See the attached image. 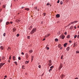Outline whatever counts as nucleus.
<instances>
[{
	"mask_svg": "<svg viewBox=\"0 0 79 79\" xmlns=\"http://www.w3.org/2000/svg\"><path fill=\"white\" fill-rule=\"evenodd\" d=\"M36 32V28H33L32 30L30 32L31 34H34V33L35 32Z\"/></svg>",
	"mask_w": 79,
	"mask_h": 79,
	"instance_id": "f257e3e1",
	"label": "nucleus"
},
{
	"mask_svg": "<svg viewBox=\"0 0 79 79\" xmlns=\"http://www.w3.org/2000/svg\"><path fill=\"white\" fill-rule=\"evenodd\" d=\"M63 66V65L61 63H60V66H59V70H60L61 68H62V67Z\"/></svg>",
	"mask_w": 79,
	"mask_h": 79,
	"instance_id": "f03ea898",
	"label": "nucleus"
},
{
	"mask_svg": "<svg viewBox=\"0 0 79 79\" xmlns=\"http://www.w3.org/2000/svg\"><path fill=\"white\" fill-rule=\"evenodd\" d=\"M5 64V63H1L0 64V68H2V67Z\"/></svg>",
	"mask_w": 79,
	"mask_h": 79,
	"instance_id": "7ed1b4c3",
	"label": "nucleus"
},
{
	"mask_svg": "<svg viewBox=\"0 0 79 79\" xmlns=\"http://www.w3.org/2000/svg\"><path fill=\"white\" fill-rule=\"evenodd\" d=\"M60 37H61L62 39H64V37H65V36L63 35H61L60 36Z\"/></svg>",
	"mask_w": 79,
	"mask_h": 79,
	"instance_id": "20e7f679",
	"label": "nucleus"
},
{
	"mask_svg": "<svg viewBox=\"0 0 79 79\" xmlns=\"http://www.w3.org/2000/svg\"><path fill=\"white\" fill-rule=\"evenodd\" d=\"M60 14H57L56 15V18H60Z\"/></svg>",
	"mask_w": 79,
	"mask_h": 79,
	"instance_id": "39448f33",
	"label": "nucleus"
},
{
	"mask_svg": "<svg viewBox=\"0 0 79 79\" xmlns=\"http://www.w3.org/2000/svg\"><path fill=\"white\" fill-rule=\"evenodd\" d=\"M77 23V21H75L74 22H71V24H74V23Z\"/></svg>",
	"mask_w": 79,
	"mask_h": 79,
	"instance_id": "423d86ee",
	"label": "nucleus"
},
{
	"mask_svg": "<svg viewBox=\"0 0 79 79\" xmlns=\"http://www.w3.org/2000/svg\"><path fill=\"white\" fill-rule=\"evenodd\" d=\"M13 60L15 61V60H16V57H15V56H13Z\"/></svg>",
	"mask_w": 79,
	"mask_h": 79,
	"instance_id": "0eeeda50",
	"label": "nucleus"
},
{
	"mask_svg": "<svg viewBox=\"0 0 79 79\" xmlns=\"http://www.w3.org/2000/svg\"><path fill=\"white\" fill-rule=\"evenodd\" d=\"M8 24H10V22H7L6 23V25H8Z\"/></svg>",
	"mask_w": 79,
	"mask_h": 79,
	"instance_id": "6e6552de",
	"label": "nucleus"
},
{
	"mask_svg": "<svg viewBox=\"0 0 79 79\" xmlns=\"http://www.w3.org/2000/svg\"><path fill=\"white\" fill-rule=\"evenodd\" d=\"M67 44H67V43H65V44L64 45V47H66V46Z\"/></svg>",
	"mask_w": 79,
	"mask_h": 79,
	"instance_id": "1a4fd4ad",
	"label": "nucleus"
},
{
	"mask_svg": "<svg viewBox=\"0 0 79 79\" xmlns=\"http://www.w3.org/2000/svg\"><path fill=\"white\" fill-rule=\"evenodd\" d=\"M13 32H15V31H16V28H13Z\"/></svg>",
	"mask_w": 79,
	"mask_h": 79,
	"instance_id": "9d476101",
	"label": "nucleus"
},
{
	"mask_svg": "<svg viewBox=\"0 0 79 79\" xmlns=\"http://www.w3.org/2000/svg\"><path fill=\"white\" fill-rule=\"evenodd\" d=\"M70 48L69 47H68L67 48L66 50L67 51H69V50Z\"/></svg>",
	"mask_w": 79,
	"mask_h": 79,
	"instance_id": "9b49d317",
	"label": "nucleus"
},
{
	"mask_svg": "<svg viewBox=\"0 0 79 79\" xmlns=\"http://www.w3.org/2000/svg\"><path fill=\"white\" fill-rule=\"evenodd\" d=\"M70 38V35H68L67 37V39H69V38Z\"/></svg>",
	"mask_w": 79,
	"mask_h": 79,
	"instance_id": "f8f14e48",
	"label": "nucleus"
},
{
	"mask_svg": "<svg viewBox=\"0 0 79 79\" xmlns=\"http://www.w3.org/2000/svg\"><path fill=\"white\" fill-rule=\"evenodd\" d=\"M32 50H30L29 51V52L30 53H31L32 52Z\"/></svg>",
	"mask_w": 79,
	"mask_h": 79,
	"instance_id": "ddd939ff",
	"label": "nucleus"
},
{
	"mask_svg": "<svg viewBox=\"0 0 79 79\" xmlns=\"http://www.w3.org/2000/svg\"><path fill=\"white\" fill-rule=\"evenodd\" d=\"M0 48H1V50H3V48H3V46H1L0 47Z\"/></svg>",
	"mask_w": 79,
	"mask_h": 79,
	"instance_id": "4468645a",
	"label": "nucleus"
},
{
	"mask_svg": "<svg viewBox=\"0 0 79 79\" xmlns=\"http://www.w3.org/2000/svg\"><path fill=\"white\" fill-rule=\"evenodd\" d=\"M25 10H27V11H29V8H25Z\"/></svg>",
	"mask_w": 79,
	"mask_h": 79,
	"instance_id": "2eb2a0df",
	"label": "nucleus"
},
{
	"mask_svg": "<svg viewBox=\"0 0 79 79\" xmlns=\"http://www.w3.org/2000/svg\"><path fill=\"white\" fill-rule=\"evenodd\" d=\"M5 7H6V5H3L2 6V8H5Z\"/></svg>",
	"mask_w": 79,
	"mask_h": 79,
	"instance_id": "dca6fc26",
	"label": "nucleus"
},
{
	"mask_svg": "<svg viewBox=\"0 0 79 79\" xmlns=\"http://www.w3.org/2000/svg\"><path fill=\"white\" fill-rule=\"evenodd\" d=\"M55 41L56 42H58V40L57 39H55Z\"/></svg>",
	"mask_w": 79,
	"mask_h": 79,
	"instance_id": "f3484780",
	"label": "nucleus"
},
{
	"mask_svg": "<svg viewBox=\"0 0 79 79\" xmlns=\"http://www.w3.org/2000/svg\"><path fill=\"white\" fill-rule=\"evenodd\" d=\"M29 63V61H26L25 62V64H27V63Z\"/></svg>",
	"mask_w": 79,
	"mask_h": 79,
	"instance_id": "a211bd4d",
	"label": "nucleus"
},
{
	"mask_svg": "<svg viewBox=\"0 0 79 79\" xmlns=\"http://www.w3.org/2000/svg\"><path fill=\"white\" fill-rule=\"evenodd\" d=\"M33 59H34V56H32V57H31V61H32V60H33Z\"/></svg>",
	"mask_w": 79,
	"mask_h": 79,
	"instance_id": "6ab92c4d",
	"label": "nucleus"
},
{
	"mask_svg": "<svg viewBox=\"0 0 79 79\" xmlns=\"http://www.w3.org/2000/svg\"><path fill=\"white\" fill-rule=\"evenodd\" d=\"M73 28V26H71L70 27V29H72Z\"/></svg>",
	"mask_w": 79,
	"mask_h": 79,
	"instance_id": "aec40b11",
	"label": "nucleus"
},
{
	"mask_svg": "<svg viewBox=\"0 0 79 79\" xmlns=\"http://www.w3.org/2000/svg\"><path fill=\"white\" fill-rule=\"evenodd\" d=\"M76 53H79V50H77L76 52Z\"/></svg>",
	"mask_w": 79,
	"mask_h": 79,
	"instance_id": "412c9836",
	"label": "nucleus"
},
{
	"mask_svg": "<svg viewBox=\"0 0 79 79\" xmlns=\"http://www.w3.org/2000/svg\"><path fill=\"white\" fill-rule=\"evenodd\" d=\"M49 63L50 64V63H52V60H49Z\"/></svg>",
	"mask_w": 79,
	"mask_h": 79,
	"instance_id": "4be33fe9",
	"label": "nucleus"
},
{
	"mask_svg": "<svg viewBox=\"0 0 79 79\" xmlns=\"http://www.w3.org/2000/svg\"><path fill=\"white\" fill-rule=\"evenodd\" d=\"M76 37H77V35H75L74 36V38L75 39H76Z\"/></svg>",
	"mask_w": 79,
	"mask_h": 79,
	"instance_id": "5701e85b",
	"label": "nucleus"
},
{
	"mask_svg": "<svg viewBox=\"0 0 79 79\" xmlns=\"http://www.w3.org/2000/svg\"><path fill=\"white\" fill-rule=\"evenodd\" d=\"M53 68H54L53 66H52L51 67H50V68L51 69H53Z\"/></svg>",
	"mask_w": 79,
	"mask_h": 79,
	"instance_id": "b1692460",
	"label": "nucleus"
},
{
	"mask_svg": "<svg viewBox=\"0 0 79 79\" xmlns=\"http://www.w3.org/2000/svg\"><path fill=\"white\" fill-rule=\"evenodd\" d=\"M45 15H46V13H43V16H45Z\"/></svg>",
	"mask_w": 79,
	"mask_h": 79,
	"instance_id": "393cba45",
	"label": "nucleus"
},
{
	"mask_svg": "<svg viewBox=\"0 0 79 79\" xmlns=\"http://www.w3.org/2000/svg\"><path fill=\"white\" fill-rule=\"evenodd\" d=\"M60 5H62V4H63V2L60 1Z\"/></svg>",
	"mask_w": 79,
	"mask_h": 79,
	"instance_id": "a878e982",
	"label": "nucleus"
},
{
	"mask_svg": "<svg viewBox=\"0 0 79 79\" xmlns=\"http://www.w3.org/2000/svg\"><path fill=\"white\" fill-rule=\"evenodd\" d=\"M49 6V5H50V3H48L47 4V6Z\"/></svg>",
	"mask_w": 79,
	"mask_h": 79,
	"instance_id": "bb28decb",
	"label": "nucleus"
},
{
	"mask_svg": "<svg viewBox=\"0 0 79 79\" xmlns=\"http://www.w3.org/2000/svg\"><path fill=\"white\" fill-rule=\"evenodd\" d=\"M52 71V69H50L49 70V72H50V71Z\"/></svg>",
	"mask_w": 79,
	"mask_h": 79,
	"instance_id": "cd10ccee",
	"label": "nucleus"
},
{
	"mask_svg": "<svg viewBox=\"0 0 79 79\" xmlns=\"http://www.w3.org/2000/svg\"><path fill=\"white\" fill-rule=\"evenodd\" d=\"M24 65H23L22 66V69H24Z\"/></svg>",
	"mask_w": 79,
	"mask_h": 79,
	"instance_id": "c85d7f7f",
	"label": "nucleus"
},
{
	"mask_svg": "<svg viewBox=\"0 0 79 79\" xmlns=\"http://www.w3.org/2000/svg\"><path fill=\"white\" fill-rule=\"evenodd\" d=\"M38 67H39V68H41V66H40V65H39L38 66Z\"/></svg>",
	"mask_w": 79,
	"mask_h": 79,
	"instance_id": "c756f323",
	"label": "nucleus"
},
{
	"mask_svg": "<svg viewBox=\"0 0 79 79\" xmlns=\"http://www.w3.org/2000/svg\"><path fill=\"white\" fill-rule=\"evenodd\" d=\"M50 34H48L47 35V37H48V36H50Z\"/></svg>",
	"mask_w": 79,
	"mask_h": 79,
	"instance_id": "7c9ffc66",
	"label": "nucleus"
},
{
	"mask_svg": "<svg viewBox=\"0 0 79 79\" xmlns=\"http://www.w3.org/2000/svg\"><path fill=\"white\" fill-rule=\"evenodd\" d=\"M5 34H6V33H4L3 34V35L4 37H5Z\"/></svg>",
	"mask_w": 79,
	"mask_h": 79,
	"instance_id": "2f4dec72",
	"label": "nucleus"
},
{
	"mask_svg": "<svg viewBox=\"0 0 79 79\" xmlns=\"http://www.w3.org/2000/svg\"><path fill=\"white\" fill-rule=\"evenodd\" d=\"M19 34H17V37H19Z\"/></svg>",
	"mask_w": 79,
	"mask_h": 79,
	"instance_id": "473e14b6",
	"label": "nucleus"
},
{
	"mask_svg": "<svg viewBox=\"0 0 79 79\" xmlns=\"http://www.w3.org/2000/svg\"><path fill=\"white\" fill-rule=\"evenodd\" d=\"M15 64H16V65H17V62H15Z\"/></svg>",
	"mask_w": 79,
	"mask_h": 79,
	"instance_id": "72a5a7b5",
	"label": "nucleus"
},
{
	"mask_svg": "<svg viewBox=\"0 0 79 79\" xmlns=\"http://www.w3.org/2000/svg\"><path fill=\"white\" fill-rule=\"evenodd\" d=\"M57 3H60V0H58L57 2Z\"/></svg>",
	"mask_w": 79,
	"mask_h": 79,
	"instance_id": "f704fd0d",
	"label": "nucleus"
},
{
	"mask_svg": "<svg viewBox=\"0 0 79 79\" xmlns=\"http://www.w3.org/2000/svg\"><path fill=\"white\" fill-rule=\"evenodd\" d=\"M2 10V8H0V12H1Z\"/></svg>",
	"mask_w": 79,
	"mask_h": 79,
	"instance_id": "c9c22d12",
	"label": "nucleus"
},
{
	"mask_svg": "<svg viewBox=\"0 0 79 79\" xmlns=\"http://www.w3.org/2000/svg\"><path fill=\"white\" fill-rule=\"evenodd\" d=\"M27 38L28 39H30V36H27Z\"/></svg>",
	"mask_w": 79,
	"mask_h": 79,
	"instance_id": "e433bc0d",
	"label": "nucleus"
},
{
	"mask_svg": "<svg viewBox=\"0 0 79 79\" xmlns=\"http://www.w3.org/2000/svg\"><path fill=\"white\" fill-rule=\"evenodd\" d=\"M18 59L19 60H21V57H19Z\"/></svg>",
	"mask_w": 79,
	"mask_h": 79,
	"instance_id": "4c0bfd02",
	"label": "nucleus"
},
{
	"mask_svg": "<svg viewBox=\"0 0 79 79\" xmlns=\"http://www.w3.org/2000/svg\"><path fill=\"white\" fill-rule=\"evenodd\" d=\"M11 56H10L9 57V60H11Z\"/></svg>",
	"mask_w": 79,
	"mask_h": 79,
	"instance_id": "58836bf2",
	"label": "nucleus"
},
{
	"mask_svg": "<svg viewBox=\"0 0 79 79\" xmlns=\"http://www.w3.org/2000/svg\"><path fill=\"white\" fill-rule=\"evenodd\" d=\"M47 50H49V48L48 47H47Z\"/></svg>",
	"mask_w": 79,
	"mask_h": 79,
	"instance_id": "ea45409f",
	"label": "nucleus"
},
{
	"mask_svg": "<svg viewBox=\"0 0 79 79\" xmlns=\"http://www.w3.org/2000/svg\"><path fill=\"white\" fill-rule=\"evenodd\" d=\"M63 56H61V60H62L63 59Z\"/></svg>",
	"mask_w": 79,
	"mask_h": 79,
	"instance_id": "a19ab883",
	"label": "nucleus"
},
{
	"mask_svg": "<svg viewBox=\"0 0 79 79\" xmlns=\"http://www.w3.org/2000/svg\"><path fill=\"white\" fill-rule=\"evenodd\" d=\"M22 54L23 55H24V53L23 52H22Z\"/></svg>",
	"mask_w": 79,
	"mask_h": 79,
	"instance_id": "79ce46f5",
	"label": "nucleus"
},
{
	"mask_svg": "<svg viewBox=\"0 0 79 79\" xmlns=\"http://www.w3.org/2000/svg\"><path fill=\"white\" fill-rule=\"evenodd\" d=\"M77 38L79 39V35H78L77 36Z\"/></svg>",
	"mask_w": 79,
	"mask_h": 79,
	"instance_id": "37998d69",
	"label": "nucleus"
},
{
	"mask_svg": "<svg viewBox=\"0 0 79 79\" xmlns=\"http://www.w3.org/2000/svg\"><path fill=\"white\" fill-rule=\"evenodd\" d=\"M69 42L70 43H71V42H72V41H71V40H69Z\"/></svg>",
	"mask_w": 79,
	"mask_h": 79,
	"instance_id": "c03bdc74",
	"label": "nucleus"
},
{
	"mask_svg": "<svg viewBox=\"0 0 79 79\" xmlns=\"http://www.w3.org/2000/svg\"><path fill=\"white\" fill-rule=\"evenodd\" d=\"M10 24H13V22H10Z\"/></svg>",
	"mask_w": 79,
	"mask_h": 79,
	"instance_id": "a18cd8bd",
	"label": "nucleus"
},
{
	"mask_svg": "<svg viewBox=\"0 0 79 79\" xmlns=\"http://www.w3.org/2000/svg\"><path fill=\"white\" fill-rule=\"evenodd\" d=\"M64 34H65V35H66V32H65Z\"/></svg>",
	"mask_w": 79,
	"mask_h": 79,
	"instance_id": "49530a36",
	"label": "nucleus"
},
{
	"mask_svg": "<svg viewBox=\"0 0 79 79\" xmlns=\"http://www.w3.org/2000/svg\"><path fill=\"white\" fill-rule=\"evenodd\" d=\"M4 77H5V78H6V77H7L6 76H4Z\"/></svg>",
	"mask_w": 79,
	"mask_h": 79,
	"instance_id": "de8ad7c7",
	"label": "nucleus"
},
{
	"mask_svg": "<svg viewBox=\"0 0 79 79\" xmlns=\"http://www.w3.org/2000/svg\"><path fill=\"white\" fill-rule=\"evenodd\" d=\"M44 73H43L41 75L42 76H44Z\"/></svg>",
	"mask_w": 79,
	"mask_h": 79,
	"instance_id": "09e8293b",
	"label": "nucleus"
},
{
	"mask_svg": "<svg viewBox=\"0 0 79 79\" xmlns=\"http://www.w3.org/2000/svg\"><path fill=\"white\" fill-rule=\"evenodd\" d=\"M63 49V48L62 47H61L60 48V50H62V49Z\"/></svg>",
	"mask_w": 79,
	"mask_h": 79,
	"instance_id": "8fccbe9b",
	"label": "nucleus"
},
{
	"mask_svg": "<svg viewBox=\"0 0 79 79\" xmlns=\"http://www.w3.org/2000/svg\"><path fill=\"white\" fill-rule=\"evenodd\" d=\"M8 62H9V63H10V60H8Z\"/></svg>",
	"mask_w": 79,
	"mask_h": 79,
	"instance_id": "3c124183",
	"label": "nucleus"
},
{
	"mask_svg": "<svg viewBox=\"0 0 79 79\" xmlns=\"http://www.w3.org/2000/svg\"><path fill=\"white\" fill-rule=\"evenodd\" d=\"M35 8L36 10H37V7H35Z\"/></svg>",
	"mask_w": 79,
	"mask_h": 79,
	"instance_id": "603ef678",
	"label": "nucleus"
},
{
	"mask_svg": "<svg viewBox=\"0 0 79 79\" xmlns=\"http://www.w3.org/2000/svg\"><path fill=\"white\" fill-rule=\"evenodd\" d=\"M45 40V38H44L43 39V40L44 41V40Z\"/></svg>",
	"mask_w": 79,
	"mask_h": 79,
	"instance_id": "864d4df0",
	"label": "nucleus"
},
{
	"mask_svg": "<svg viewBox=\"0 0 79 79\" xmlns=\"http://www.w3.org/2000/svg\"><path fill=\"white\" fill-rule=\"evenodd\" d=\"M60 47V46H61V44H59V45L58 46V47Z\"/></svg>",
	"mask_w": 79,
	"mask_h": 79,
	"instance_id": "5fc2aeb1",
	"label": "nucleus"
},
{
	"mask_svg": "<svg viewBox=\"0 0 79 79\" xmlns=\"http://www.w3.org/2000/svg\"><path fill=\"white\" fill-rule=\"evenodd\" d=\"M75 79H78V78L76 77Z\"/></svg>",
	"mask_w": 79,
	"mask_h": 79,
	"instance_id": "6e6d98bb",
	"label": "nucleus"
},
{
	"mask_svg": "<svg viewBox=\"0 0 79 79\" xmlns=\"http://www.w3.org/2000/svg\"><path fill=\"white\" fill-rule=\"evenodd\" d=\"M77 27L78 28H79V25L77 26Z\"/></svg>",
	"mask_w": 79,
	"mask_h": 79,
	"instance_id": "4d7b16f0",
	"label": "nucleus"
},
{
	"mask_svg": "<svg viewBox=\"0 0 79 79\" xmlns=\"http://www.w3.org/2000/svg\"><path fill=\"white\" fill-rule=\"evenodd\" d=\"M14 0V2H16V0ZM17 1H18V0H17Z\"/></svg>",
	"mask_w": 79,
	"mask_h": 79,
	"instance_id": "13d9d810",
	"label": "nucleus"
},
{
	"mask_svg": "<svg viewBox=\"0 0 79 79\" xmlns=\"http://www.w3.org/2000/svg\"><path fill=\"white\" fill-rule=\"evenodd\" d=\"M23 8H24L23 7H22V9H23Z\"/></svg>",
	"mask_w": 79,
	"mask_h": 79,
	"instance_id": "bf43d9fd",
	"label": "nucleus"
},
{
	"mask_svg": "<svg viewBox=\"0 0 79 79\" xmlns=\"http://www.w3.org/2000/svg\"><path fill=\"white\" fill-rule=\"evenodd\" d=\"M74 28H75V29H76V26H75V27H74Z\"/></svg>",
	"mask_w": 79,
	"mask_h": 79,
	"instance_id": "052dcab7",
	"label": "nucleus"
},
{
	"mask_svg": "<svg viewBox=\"0 0 79 79\" xmlns=\"http://www.w3.org/2000/svg\"><path fill=\"white\" fill-rule=\"evenodd\" d=\"M70 24H71V23H69L68 26H69V25H70Z\"/></svg>",
	"mask_w": 79,
	"mask_h": 79,
	"instance_id": "680f3d73",
	"label": "nucleus"
},
{
	"mask_svg": "<svg viewBox=\"0 0 79 79\" xmlns=\"http://www.w3.org/2000/svg\"><path fill=\"white\" fill-rule=\"evenodd\" d=\"M8 49H10V48H8Z\"/></svg>",
	"mask_w": 79,
	"mask_h": 79,
	"instance_id": "e2e57ef3",
	"label": "nucleus"
},
{
	"mask_svg": "<svg viewBox=\"0 0 79 79\" xmlns=\"http://www.w3.org/2000/svg\"><path fill=\"white\" fill-rule=\"evenodd\" d=\"M78 34H79V31L78 32Z\"/></svg>",
	"mask_w": 79,
	"mask_h": 79,
	"instance_id": "0e129e2a",
	"label": "nucleus"
},
{
	"mask_svg": "<svg viewBox=\"0 0 79 79\" xmlns=\"http://www.w3.org/2000/svg\"><path fill=\"white\" fill-rule=\"evenodd\" d=\"M45 37H47V35H45Z\"/></svg>",
	"mask_w": 79,
	"mask_h": 79,
	"instance_id": "69168bd1",
	"label": "nucleus"
},
{
	"mask_svg": "<svg viewBox=\"0 0 79 79\" xmlns=\"http://www.w3.org/2000/svg\"><path fill=\"white\" fill-rule=\"evenodd\" d=\"M1 61V58H0V61Z\"/></svg>",
	"mask_w": 79,
	"mask_h": 79,
	"instance_id": "338daca9",
	"label": "nucleus"
},
{
	"mask_svg": "<svg viewBox=\"0 0 79 79\" xmlns=\"http://www.w3.org/2000/svg\"><path fill=\"white\" fill-rule=\"evenodd\" d=\"M3 79H5V78H4Z\"/></svg>",
	"mask_w": 79,
	"mask_h": 79,
	"instance_id": "774afa93",
	"label": "nucleus"
}]
</instances>
